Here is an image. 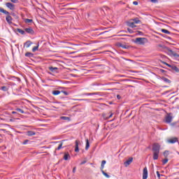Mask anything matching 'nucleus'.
Wrapping results in <instances>:
<instances>
[{
  "label": "nucleus",
  "mask_w": 179,
  "mask_h": 179,
  "mask_svg": "<svg viewBox=\"0 0 179 179\" xmlns=\"http://www.w3.org/2000/svg\"><path fill=\"white\" fill-rule=\"evenodd\" d=\"M153 159L157 160L159 159V154L160 153V145L159 143H154L152 145Z\"/></svg>",
  "instance_id": "f257e3e1"
},
{
  "label": "nucleus",
  "mask_w": 179,
  "mask_h": 179,
  "mask_svg": "<svg viewBox=\"0 0 179 179\" xmlns=\"http://www.w3.org/2000/svg\"><path fill=\"white\" fill-rule=\"evenodd\" d=\"M148 42V39L146 38H136L134 43L136 44H139L140 45H143Z\"/></svg>",
  "instance_id": "f03ea898"
},
{
  "label": "nucleus",
  "mask_w": 179,
  "mask_h": 179,
  "mask_svg": "<svg viewBox=\"0 0 179 179\" xmlns=\"http://www.w3.org/2000/svg\"><path fill=\"white\" fill-rule=\"evenodd\" d=\"M162 64H164L165 65H166L167 66L171 68V69H172V71H175V72H177V73L179 72V69L177 66H176L174 65L171 66V65L167 64L166 62H162Z\"/></svg>",
  "instance_id": "7ed1b4c3"
},
{
  "label": "nucleus",
  "mask_w": 179,
  "mask_h": 179,
  "mask_svg": "<svg viewBox=\"0 0 179 179\" xmlns=\"http://www.w3.org/2000/svg\"><path fill=\"white\" fill-rule=\"evenodd\" d=\"M172 121H173V116L171 115V113H169L165 117V122L166 124H170Z\"/></svg>",
  "instance_id": "20e7f679"
},
{
  "label": "nucleus",
  "mask_w": 179,
  "mask_h": 179,
  "mask_svg": "<svg viewBox=\"0 0 179 179\" xmlns=\"http://www.w3.org/2000/svg\"><path fill=\"white\" fill-rule=\"evenodd\" d=\"M6 6L8 8V9H10V10H15V4L8 2L6 3Z\"/></svg>",
  "instance_id": "39448f33"
},
{
  "label": "nucleus",
  "mask_w": 179,
  "mask_h": 179,
  "mask_svg": "<svg viewBox=\"0 0 179 179\" xmlns=\"http://www.w3.org/2000/svg\"><path fill=\"white\" fill-rule=\"evenodd\" d=\"M176 142H178V138L177 137L168 139V143H176Z\"/></svg>",
  "instance_id": "423d86ee"
},
{
  "label": "nucleus",
  "mask_w": 179,
  "mask_h": 179,
  "mask_svg": "<svg viewBox=\"0 0 179 179\" xmlns=\"http://www.w3.org/2000/svg\"><path fill=\"white\" fill-rule=\"evenodd\" d=\"M6 15H7L6 17V20L7 23H8V24H12V20H13V19L12 18L11 16L9 15V14H6Z\"/></svg>",
  "instance_id": "0eeeda50"
},
{
  "label": "nucleus",
  "mask_w": 179,
  "mask_h": 179,
  "mask_svg": "<svg viewBox=\"0 0 179 179\" xmlns=\"http://www.w3.org/2000/svg\"><path fill=\"white\" fill-rule=\"evenodd\" d=\"M143 179H148V168L145 167L143 171Z\"/></svg>",
  "instance_id": "6e6552de"
},
{
  "label": "nucleus",
  "mask_w": 179,
  "mask_h": 179,
  "mask_svg": "<svg viewBox=\"0 0 179 179\" xmlns=\"http://www.w3.org/2000/svg\"><path fill=\"white\" fill-rule=\"evenodd\" d=\"M168 53L169 54V55H173V57H179V55L177 54V52L173 51L171 49L168 50Z\"/></svg>",
  "instance_id": "1a4fd4ad"
},
{
  "label": "nucleus",
  "mask_w": 179,
  "mask_h": 179,
  "mask_svg": "<svg viewBox=\"0 0 179 179\" xmlns=\"http://www.w3.org/2000/svg\"><path fill=\"white\" fill-rule=\"evenodd\" d=\"M134 160L133 157H129V159H127L125 162H124V166L125 167H128V166H129V164H131V163H132Z\"/></svg>",
  "instance_id": "9d476101"
},
{
  "label": "nucleus",
  "mask_w": 179,
  "mask_h": 179,
  "mask_svg": "<svg viewBox=\"0 0 179 179\" xmlns=\"http://www.w3.org/2000/svg\"><path fill=\"white\" fill-rule=\"evenodd\" d=\"M24 31H26V33H28V34H34V30H33V29L31 28H25Z\"/></svg>",
  "instance_id": "9b49d317"
},
{
  "label": "nucleus",
  "mask_w": 179,
  "mask_h": 179,
  "mask_svg": "<svg viewBox=\"0 0 179 179\" xmlns=\"http://www.w3.org/2000/svg\"><path fill=\"white\" fill-rule=\"evenodd\" d=\"M99 92H92V93H83L82 96H97Z\"/></svg>",
  "instance_id": "f8f14e48"
},
{
  "label": "nucleus",
  "mask_w": 179,
  "mask_h": 179,
  "mask_svg": "<svg viewBox=\"0 0 179 179\" xmlns=\"http://www.w3.org/2000/svg\"><path fill=\"white\" fill-rule=\"evenodd\" d=\"M64 160H70L71 159V155H69V153H68V152L64 153Z\"/></svg>",
  "instance_id": "ddd939ff"
},
{
  "label": "nucleus",
  "mask_w": 179,
  "mask_h": 179,
  "mask_svg": "<svg viewBox=\"0 0 179 179\" xmlns=\"http://www.w3.org/2000/svg\"><path fill=\"white\" fill-rule=\"evenodd\" d=\"M75 152H76V153H78L79 152V141H78V140L76 141Z\"/></svg>",
  "instance_id": "4468645a"
},
{
  "label": "nucleus",
  "mask_w": 179,
  "mask_h": 179,
  "mask_svg": "<svg viewBox=\"0 0 179 179\" xmlns=\"http://www.w3.org/2000/svg\"><path fill=\"white\" fill-rule=\"evenodd\" d=\"M86 145H85V150H89V148H90V143L89 142V139L85 140Z\"/></svg>",
  "instance_id": "2eb2a0df"
},
{
  "label": "nucleus",
  "mask_w": 179,
  "mask_h": 179,
  "mask_svg": "<svg viewBox=\"0 0 179 179\" xmlns=\"http://www.w3.org/2000/svg\"><path fill=\"white\" fill-rule=\"evenodd\" d=\"M118 46L121 47L122 48H124V50H128V48H129V46H128L127 45H124L122 43H119Z\"/></svg>",
  "instance_id": "dca6fc26"
},
{
  "label": "nucleus",
  "mask_w": 179,
  "mask_h": 179,
  "mask_svg": "<svg viewBox=\"0 0 179 179\" xmlns=\"http://www.w3.org/2000/svg\"><path fill=\"white\" fill-rule=\"evenodd\" d=\"M128 26H129V27H136V25H135V22H134V21H129L128 22Z\"/></svg>",
  "instance_id": "f3484780"
},
{
  "label": "nucleus",
  "mask_w": 179,
  "mask_h": 179,
  "mask_svg": "<svg viewBox=\"0 0 179 179\" xmlns=\"http://www.w3.org/2000/svg\"><path fill=\"white\" fill-rule=\"evenodd\" d=\"M32 44H33V43H31V41H27V42L24 43V46H25L27 48H29V47H30V45H31Z\"/></svg>",
  "instance_id": "a211bd4d"
},
{
  "label": "nucleus",
  "mask_w": 179,
  "mask_h": 179,
  "mask_svg": "<svg viewBox=\"0 0 179 179\" xmlns=\"http://www.w3.org/2000/svg\"><path fill=\"white\" fill-rule=\"evenodd\" d=\"M34 135H36V132H34L33 131H27V136H34Z\"/></svg>",
  "instance_id": "6ab92c4d"
},
{
  "label": "nucleus",
  "mask_w": 179,
  "mask_h": 179,
  "mask_svg": "<svg viewBox=\"0 0 179 179\" xmlns=\"http://www.w3.org/2000/svg\"><path fill=\"white\" fill-rule=\"evenodd\" d=\"M161 31L165 34H171V32L167 29H162Z\"/></svg>",
  "instance_id": "aec40b11"
},
{
  "label": "nucleus",
  "mask_w": 179,
  "mask_h": 179,
  "mask_svg": "<svg viewBox=\"0 0 179 179\" xmlns=\"http://www.w3.org/2000/svg\"><path fill=\"white\" fill-rule=\"evenodd\" d=\"M61 120H64V121H71V117L66 116H62Z\"/></svg>",
  "instance_id": "412c9836"
},
{
  "label": "nucleus",
  "mask_w": 179,
  "mask_h": 179,
  "mask_svg": "<svg viewBox=\"0 0 179 179\" xmlns=\"http://www.w3.org/2000/svg\"><path fill=\"white\" fill-rule=\"evenodd\" d=\"M0 12L1 13H4V15H9V12H8L7 10H4L2 8H0Z\"/></svg>",
  "instance_id": "4be33fe9"
},
{
  "label": "nucleus",
  "mask_w": 179,
  "mask_h": 179,
  "mask_svg": "<svg viewBox=\"0 0 179 179\" xmlns=\"http://www.w3.org/2000/svg\"><path fill=\"white\" fill-rule=\"evenodd\" d=\"M52 94L54 96H58V94H61V91L59 90H55V91H52Z\"/></svg>",
  "instance_id": "5701e85b"
},
{
  "label": "nucleus",
  "mask_w": 179,
  "mask_h": 179,
  "mask_svg": "<svg viewBox=\"0 0 179 179\" xmlns=\"http://www.w3.org/2000/svg\"><path fill=\"white\" fill-rule=\"evenodd\" d=\"M106 160H103L101 162V171L104 170V165L106 164Z\"/></svg>",
  "instance_id": "b1692460"
},
{
  "label": "nucleus",
  "mask_w": 179,
  "mask_h": 179,
  "mask_svg": "<svg viewBox=\"0 0 179 179\" xmlns=\"http://www.w3.org/2000/svg\"><path fill=\"white\" fill-rule=\"evenodd\" d=\"M17 31H18V33H20V34H22V35L26 34V32L23 29H17Z\"/></svg>",
  "instance_id": "393cba45"
},
{
  "label": "nucleus",
  "mask_w": 179,
  "mask_h": 179,
  "mask_svg": "<svg viewBox=\"0 0 179 179\" xmlns=\"http://www.w3.org/2000/svg\"><path fill=\"white\" fill-rule=\"evenodd\" d=\"M49 69L51 71V72H55L57 71V69H58V68L50 66Z\"/></svg>",
  "instance_id": "a878e982"
},
{
  "label": "nucleus",
  "mask_w": 179,
  "mask_h": 179,
  "mask_svg": "<svg viewBox=\"0 0 179 179\" xmlns=\"http://www.w3.org/2000/svg\"><path fill=\"white\" fill-rule=\"evenodd\" d=\"M162 80H164V82H166V83H171V81L170 80L164 77L162 78Z\"/></svg>",
  "instance_id": "bb28decb"
},
{
  "label": "nucleus",
  "mask_w": 179,
  "mask_h": 179,
  "mask_svg": "<svg viewBox=\"0 0 179 179\" xmlns=\"http://www.w3.org/2000/svg\"><path fill=\"white\" fill-rule=\"evenodd\" d=\"M101 171L102 174H103L105 176V177H106V178H110V175H108L107 173H106L103 169H102V171Z\"/></svg>",
  "instance_id": "cd10ccee"
},
{
  "label": "nucleus",
  "mask_w": 179,
  "mask_h": 179,
  "mask_svg": "<svg viewBox=\"0 0 179 179\" xmlns=\"http://www.w3.org/2000/svg\"><path fill=\"white\" fill-rule=\"evenodd\" d=\"M25 57H28L29 58H30V57H33V53L28 52L25 53Z\"/></svg>",
  "instance_id": "c85d7f7f"
},
{
  "label": "nucleus",
  "mask_w": 179,
  "mask_h": 179,
  "mask_svg": "<svg viewBox=\"0 0 179 179\" xmlns=\"http://www.w3.org/2000/svg\"><path fill=\"white\" fill-rule=\"evenodd\" d=\"M38 43L36 46H34L33 48H32V51L33 52H36V51H37V50H38Z\"/></svg>",
  "instance_id": "c756f323"
},
{
  "label": "nucleus",
  "mask_w": 179,
  "mask_h": 179,
  "mask_svg": "<svg viewBox=\"0 0 179 179\" xmlns=\"http://www.w3.org/2000/svg\"><path fill=\"white\" fill-rule=\"evenodd\" d=\"M15 110H16V111H18L21 114H24V110H22L21 108H17Z\"/></svg>",
  "instance_id": "7c9ffc66"
},
{
  "label": "nucleus",
  "mask_w": 179,
  "mask_h": 179,
  "mask_svg": "<svg viewBox=\"0 0 179 179\" xmlns=\"http://www.w3.org/2000/svg\"><path fill=\"white\" fill-rule=\"evenodd\" d=\"M133 22H134L135 24H138L141 23V20H139L138 19L133 20Z\"/></svg>",
  "instance_id": "2f4dec72"
},
{
  "label": "nucleus",
  "mask_w": 179,
  "mask_h": 179,
  "mask_svg": "<svg viewBox=\"0 0 179 179\" xmlns=\"http://www.w3.org/2000/svg\"><path fill=\"white\" fill-rule=\"evenodd\" d=\"M24 22H25V23H33V20L25 19Z\"/></svg>",
  "instance_id": "473e14b6"
},
{
  "label": "nucleus",
  "mask_w": 179,
  "mask_h": 179,
  "mask_svg": "<svg viewBox=\"0 0 179 179\" xmlns=\"http://www.w3.org/2000/svg\"><path fill=\"white\" fill-rule=\"evenodd\" d=\"M62 142L59 145L58 148H56V150H61L62 149Z\"/></svg>",
  "instance_id": "72a5a7b5"
},
{
  "label": "nucleus",
  "mask_w": 179,
  "mask_h": 179,
  "mask_svg": "<svg viewBox=\"0 0 179 179\" xmlns=\"http://www.w3.org/2000/svg\"><path fill=\"white\" fill-rule=\"evenodd\" d=\"M1 90H3V92H8V87H6V86H3L1 87Z\"/></svg>",
  "instance_id": "f704fd0d"
},
{
  "label": "nucleus",
  "mask_w": 179,
  "mask_h": 179,
  "mask_svg": "<svg viewBox=\"0 0 179 179\" xmlns=\"http://www.w3.org/2000/svg\"><path fill=\"white\" fill-rule=\"evenodd\" d=\"M87 163V160L85 158V160L80 162V166H83V164H86Z\"/></svg>",
  "instance_id": "c9c22d12"
},
{
  "label": "nucleus",
  "mask_w": 179,
  "mask_h": 179,
  "mask_svg": "<svg viewBox=\"0 0 179 179\" xmlns=\"http://www.w3.org/2000/svg\"><path fill=\"white\" fill-rule=\"evenodd\" d=\"M164 157L167 158V156H169V151L168 150H166L164 152Z\"/></svg>",
  "instance_id": "e433bc0d"
},
{
  "label": "nucleus",
  "mask_w": 179,
  "mask_h": 179,
  "mask_svg": "<svg viewBox=\"0 0 179 179\" xmlns=\"http://www.w3.org/2000/svg\"><path fill=\"white\" fill-rule=\"evenodd\" d=\"M169 162V159L165 158L164 159H163L162 163L163 164H166V163Z\"/></svg>",
  "instance_id": "4c0bfd02"
},
{
  "label": "nucleus",
  "mask_w": 179,
  "mask_h": 179,
  "mask_svg": "<svg viewBox=\"0 0 179 179\" xmlns=\"http://www.w3.org/2000/svg\"><path fill=\"white\" fill-rule=\"evenodd\" d=\"M127 31H129V33H130V34H132V33H134V31L129 28L127 29Z\"/></svg>",
  "instance_id": "58836bf2"
},
{
  "label": "nucleus",
  "mask_w": 179,
  "mask_h": 179,
  "mask_svg": "<svg viewBox=\"0 0 179 179\" xmlns=\"http://www.w3.org/2000/svg\"><path fill=\"white\" fill-rule=\"evenodd\" d=\"M11 15H12V16H14V17L15 19H18L19 18V17H17V15H16V14H15V13H12Z\"/></svg>",
  "instance_id": "ea45409f"
},
{
  "label": "nucleus",
  "mask_w": 179,
  "mask_h": 179,
  "mask_svg": "<svg viewBox=\"0 0 179 179\" xmlns=\"http://www.w3.org/2000/svg\"><path fill=\"white\" fill-rule=\"evenodd\" d=\"M19 0H10L11 2H13V3H17Z\"/></svg>",
  "instance_id": "a19ab883"
},
{
  "label": "nucleus",
  "mask_w": 179,
  "mask_h": 179,
  "mask_svg": "<svg viewBox=\"0 0 179 179\" xmlns=\"http://www.w3.org/2000/svg\"><path fill=\"white\" fill-rule=\"evenodd\" d=\"M157 177H158V178H160V172H159V171H157Z\"/></svg>",
  "instance_id": "79ce46f5"
},
{
  "label": "nucleus",
  "mask_w": 179,
  "mask_h": 179,
  "mask_svg": "<svg viewBox=\"0 0 179 179\" xmlns=\"http://www.w3.org/2000/svg\"><path fill=\"white\" fill-rule=\"evenodd\" d=\"M62 92L64 93V94L65 96H68V94H69V93L67 92H66V91H62Z\"/></svg>",
  "instance_id": "37998d69"
},
{
  "label": "nucleus",
  "mask_w": 179,
  "mask_h": 179,
  "mask_svg": "<svg viewBox=\"0 0 179 179\" xmlns=\"http://www.w3.org/2000/svg\"><path fill=\"white\" fill-rule=\"evenodd\" d=\"M80 101H89V99H79Z\"/></svg>",
  "instance_id": "c03bdc74"
},
{
  "label": "nucleus",
  "mask_w": 179,
  "mask_h": 179,
  "mask_svg": "<svg viewBox=\"0 0 179 179\" xmlns=\"http://www.w3.org/2000/svg\"><path fill=\"white\" fill-rule=\"evenodd\" d=\"M73 173H76V166H75V167L73 169Z\"/></svg>",
  "instance_id": "a18cd8bd"
},
{
  "label": "nucleus",
  "mask_w": 179,
  "mask_h": 179,
  "mask_svg": "<svg viewBox=\"0 0 179 179\" xmlns=\"http://www.w3.org/2000/svg\"><path fill=\"white\" fill-rule=\"evenodd\" d=\"M138 1H134L133 2V5H135V6L138 5Z\"/></svg>",
  "instance_id": "49530a36"
},
{
  "label": "nucleus",
  "mask_w": 179,
  "mask_h": 179,
  "mask_svg": "<svg viewBox=\"0 0 179 179\" xmlns=\"http://www.w3.org/2000/svg\"><path fill=\"white\" fill-rule=\"evenodd\" d=\"M117 99L118 100H120V99H121V96H120V94H117Z\"/></svg>",
  "instance_id": "de8ad7c7"
},
{
  "label": "nucleus",
  "mask_w": 179,
  "mask_h": 179,
  "mask_svg": "<svg viewBox=\"0 0 179 179\" xmlns=\"http://www.w3.org/2000/svg\"><path fill=\"white\" fill-rule=\"evenodd\" d=\"M113 117V113H110V115L107 118H111Z\"/></svg>",
  "instance_id": "09e8293b"
},
{
  "label": "nucleus",
  "mask_w": 179,
  "mask_h": 179,
  "mask_svg": "<svg viewBox=\"0 0 179 179\" xmlns=\"http://www.w3.org/2000/svg\"><path fill=\"white\" fill-rule=\"evenodd\" d=\"M151 1V2H157V0H150Z\"/></svg>",
  "instance_id": "8fccbe9b"
},
{
  "label": "nucleus",
  "mask_w": 179,
  "mask_h": 179,
  "mask_svg": "<svg viewBox=\"0 0 179 179\" xmlns=\"http://www.w3.org/2000/svg\"><path fill=\"white\" fill-rule=\"evenodd\" d=\"M27 142H29V141H25L24 142V145H26V143H27Z\"/></svg>",
  "instance_id": "3c124183"
},
{
  "label": "nucleus",
  "mask_w": 179,
  "mask_h": 179,
  "mask_svg": "<svg viewBox=\"0 0 179 179\" xmlns=\"http://www.w3.org/2000/svg\"><path fill=\"white\" fill-rule=\"evenodd\" d=\"M12 114H17V113L15 111H13Z\"/></svg>",
  "instance_id": "603ef678"
},
{
  "label": "nucleus",
  "mask_w": 179,
  "mask_h": 179,
  "mask_svg": "<svg viewBox=\"0 0 179 179\" xmlns=\"http://www.w3.org/2000/svg\"><path fill=\"white\" fill-rule=\"evenodd\" d=\"M1 131H6V130L3 129H0V132H1Z\"/></svg>",
  "instance_id": "864d4df0"
},
{
  "label": "nucleus",
  "mask_w": 179,
  "mask_h": 179,
  "mask_svg": "<svg viewBox=\"0 0 179 179\" xmlns=\"http://www.w3.org/2000/svg\"><path fill=\"white\" fill-rule=\"evenodd\" d=\"M138 33L142 34V32L139 31Z\"/></svg>",
  "instance_id": "5fc2aeb1"
},
{
  "label": "nucleus",
  "mask_w": 179,
  "mask_h": 179,
  "mask_svg": "<svg viewBox=\"0 0 179 179\" xmlns=\"http://www.w3.org/2000/svg\"><path fill=\"white\" fill-rule=\"evenodd\" d=\"M0 51H1V48H0Z\"/></svg>",
  "instance_id": "6e6d98bb"
}]
</instances>
